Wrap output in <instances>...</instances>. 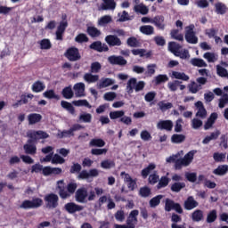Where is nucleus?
Listing matches in <instances>:
<instances>
[{
	"instance_id": "obj_43",
	"label": "nucleus",
	"mask_w": 228,
	"mask_h": 228,
	"mask_svg": "<svg viewBox=\"0 0 228 228\" xmlns=\"http://www.w3.org/2000/svg\"><path fill=\"white\" fill-rule=\"evenodd\" d=\"M168 183H170V178H168L167 176H161L160 179H159L157 190H161V188H167Z\"/></svg>"
},
{
	"instance_id": "obj_49",
	"label": "nucleus",
	"mask_w": 228,
	"mask_h": 228,
	"mask_svg": "<svg viewBox=\"0 0 228 228\" xmlns=\"http://www.w3.org/2000/svg\"><path fill=\"white\" fill-rule=\"evenodd\" d=\"M172 76L175 77V79H181L182 81H188L190 79V77L184 72L181 73L178 71H173Z\"/></svg>"
},
{
	"instance_id": "obj_58",
	"label": "nucleus",
	"mask_w": 228,
	"mask_h": 228,
	"mask_svg": "<svg viewBox=\"0 0 228 228\" xmlns=\"http://www.w3.org/2000/svg\"><path fill=\"white\" fill-rule=\"evenodd\" d=\"M126 44L129 47H140V41L134 37H128Z\"/></svg>"
},
{
	"instance_id": "obj_35",
	"label": "nucleus",
	"mask_w": 228,
	"mask_h": 228,
	"mask_svg": "<svg viewBox=\"0 0 228 228\" xmlns=\"http://www.w3.org/2000/svg\"><path fill=\"white\" fill-rule=\"evenodd\" d=\"M115 167H116L115 160L105 159L101 162V167L104 168V170H110L111 168H115Z\"/></svg>"
},
{
	"instance_id": "obj_32",
	"label": "nucleus",
	"mask_w": 228,
	"mask_h": 228,
	"mask_svg": "<svg viewBox=\"0 0 228 228\" xmlns=\"http://www.w3.org/2000/svg\"><path fill=\"white\" fill-rule=\"evenodd\" d=\"M216 7V13L218 15H225L227 13V5L223 3H216L215 4Z\"/></svg>"
},
{
	"instance_id": "obj_22",
	"label": "nucleus",
	"mask_w": 228,
	"mask_h": 228,
	"mask_svg": "<svg viewBox=\"0 0 228 228\" xmlns=\"http://www.w3.org/2000/svg\"><path fill=\"white\" fill-rule=\"evenodd\" d=\"M29 138H32L33 140H35L37 142V140H45V138H49V134H47L46 132H44L42 130H38L34 132L33 134H31L29 135Z\"/></svg>"
},
{
	"instance_id": "obj_25",
	"label": "nucleus",
	"mask_w": 228,
	"mask_h": 228,
	"mask_svg": "<svg viewBox=\"0 0 228 228\" xmlns=\"http://www.w3.org/2000/svg\"><path fill=\"white\" fill-rule=\"evenodd\" d=\"M61 106L63 108V110H66L70 113V115H76V109L72 105V103L67 102V101H61Z\"/></svg>"
},
{
	"instance_id": "obj_64",
	"label": "nucleus",
	"mask_w": 228,
	"mask_h": 228,
	"mask_svg": "<svg viewBox=\"0 0 228 228\" xmlns=\"http://www.w3.org/2000/svg\"><path fill=\"white\" fill-rule=\"evenodd\" d=\"M225 104H228V94H223L222 98L219 99L218 107L223 109L225 108Z\"/></svg>"
},
{
	"instance_id": "obj_12",
	"label": "nucleus",
	"mask_w": 228,
	"mask_h": 228,
	"mask_svg": "<svg viewBox=\"0 0 228 228\" xmlns=\"http://www.w3.org/2000/svg\"><path fill=\"white\" fill-rule=\"evenodd\" d=\"M89 48L93 51H96L97 53H108L110 51V47L108 45L102 44L101 41H94L90 45Z\"/></svg>"
},
{
	"instance_id": "obj_27",
	"label": "nucleus",
	"mask_w": 228,
	"mask_h": 228,
	"mask_svg": "<svg viewBox=\"0 0 228 228\" xmlns=\"http://www.w3.org/2000/svg\"><path fill=\"white\" fill-rule=\"evenodd\" d=\"M153 23L159 29H165V17L163 16H155L153 18Z\"/></svg>"
},
{
	"instance_id": "obj_46",
	"label": "nucleus",
	"mask_w": 228,
	"mask_h": 228,
	"mask_svg": "<svg viewBox=\"0 0 228 228\" xmlns=\"http://www.w3.org/2000/svg\"><path fill=\"white\" fill-rule=\"evenodd\" d=\"M191 63L193 65V67H208V63L200 58H192L191 60Z\"/></svg>"
},
{
	"instance_id": "obj_39",
	"label": "nucleus",
	"mask_w": 228,
	"mask_h": 228,
	"mask_svg": "<svg viewBox=\"0 0 228 228\" xmlns=\"http://www.w3.org/2000/svg\"><path fill=\"white\" fill-rule=\"evenodd\" d=\"M161 199H163V195L159 194L155 197H153L151 200H150V207L151 208H158L159 204H161Z\"/></svg>"
},
{
	"instance_id": "obj_6",
	"label": "nucleus",
	"mask_w": 228,
	"mask_h": 228,
	"mask_svg": "<svg viewBox=\"0 0 228 228\" xmlns=\"http://www.w3.org/2000/svg\"><path fill=\"white\" fill-rule=\"evenodd\" d=\"M65 58L69 60V61H79L81 60V53H79V49L75 46H71L66 50L64 53Z\"/></svg>"
},
{
	"instance_id": "obj_56",
	"label": "nucleus",
	"mask_w": 228,
	"mask_h": 228,
	"mask_svg": "<svg viewBox=\"0 0 228 228\" xmlns=\"http://www.w3.org/2000/svg\"><path fill=\"white\" fill-rule=\"evenodd\" d=\"M226 156L227 155L225 153H220V152H215L213 154V158L216 163H224V161H225Z\"/></svg>"
},
{
	"instance_id": "obj_55",
	"label": "nucleus",
	"mask_w": 228,
	"mask_h": 228,
	"mask_svg": "<svg viewBox=\"0 0 228 228\" xmlns=\"http://www.w3.org/2000/svg\"><path fill=\"white\" fill-rule=\"evenodd\" d=\"M216 218H218V216L216 215V210H211L207 216V224H213V222L216 221Z\"/></svg>"
},
{
	"instance_id": "obj_11",
	"label": "nucleus",
	"mask_w": 228,
	"mask_h": 228,
	"mask_svg": "<svg viewBox=\"0 0 228 228\" xmlns=\"http://www.w3.org/2000/svg\"><path fill=\"white\" fill-rule=\"evenodd\" d=\"M120 176L124 179V183H127L128 190H130V191H134L137 186L136 179H133V177H131L129 174L126 173V171L121 172Z\"/></svg>"
},
{
	"instance_id": "obj_28",
	"label": "nucleus",
	"mask_w": 228,
	"mask_h": 228,
	"mask_svg": "<svg viewBox=\"0 0 228 228\" xmlns=\"http://www.w3.org/2000/svg\"><path fill=\"white\" fill-rule=\"evenodd\" d=\"M183 46H181V45L175 43V42H169L168 43V49L170 51V53H172L175 56H177V54L180 52V49Z\"/></svg>"
},
{
	"instance_id": "obj_63",
	"label": "nucleus",
	"mask_w": 228,
	"mask_h": 228,
	"mask_svg": "<svg viewBox=\"0 0 228 228\" xmlns=\"http://www.w3.org/2000/svg\"><path fill=\"white\" fill-rule=\"evenodd\" d=\"M79 120L80 122L90 124V122H92V114L90 113L80 114Z\"/></svg>"
},
{
	"instance_id": "obj_36",
	"label": "nucleus",
	"mask_w": 228,
	"mask_h": 228,
	"mask_svg": "<svg viewBox=\"0 0 228 228\" xmlns=\"http://www.w3.org/2000/svg\"><path fill=\"white\" fill-rule=\"evenodd\" d=\"M156 168V164H149L147 167L143 168L141 172L142 177H143V179H147V177H149V174H151V172H152V170H154Z\"/></svg>"
},
{
	"instance_id": "obj_8",
	"label": "nucleus",
	"mask_w": 228,
	"mask_h": 228,
	"mask_svg": "<svg viewBox=\"0 0 228 228\" xmlns=\"http://www.w3.org/2000/svg\"><path fill=\"white\" fill-rule=\"evenodd\" d=\"M45 202H46V207L49 208V209H56L59 206L60 198L58 194L52 192L45 196Z\"/></svg>"
},
{
	"instance_id": "obj_15",
	"label": "nucleus",
	"mask_w": 228,
	"mask_h": 228,
	"mask_svg": "<svg viewBox=\"0 0 228 228\" xmlns=\"http://www.w3.org/2000/svg\"><path fill=\"white\" fill-rule=\"evenodd\" d=\"M183 208L186 211H191V209L199 208V201L195 200L193 196H189L183 202Z\"/></svg>"
},
{
	"instance_id": "obj_31",
	"label": "nucleus",
	"mask_w": 228,
	"mask_h": 228,
	"mask_svg": "<svg viewBox=\"0 0 228 228\" xmlns=\"http://www.w3.org/2000/svg\"><path fill=\"white\" fill-rule=\"evenodd\" d=\"M61 95L64 99H72L74 97V91H72V86H69L62 89Z\"/></svg>"
},
{
	"instance_id": "obj_4",
	"label": "nucleus",
	"mask_w": 228,
	"mask_h": 228,
	"mask_svg": "<svg viewBox=\"0 0 228 228\" xmlns=\"http://www.w3.org/2000/svg\"><path fill=\"white\" fill-rule=\"evenodd\" d=\"M172 210L178 213V215H183V207H181V204L175 203L174 200L167 198L165 200V211L170 213V211Z\"/></svg>"
},
{
	"instance_id": "obj_23",
	"label": "nucleus",
	"mask_w": 228,
	"mask_h": 228,
	"mask_svg": "<svg viewBox=\"0 0 228 228\" xmlns=\"http://www.w3.org/2000/svg\"><path fill=\"white\" fill-rule=\"evenodd\" d=\"M191 218L192 222H202L204 220V211L200 209L194 210L191 215Z\"/></svg>"
},
{
	"instance_id": "obj_16",
	"label": "nucleus",
	"mask_w": 228,
	"mask_h": 228,
	"mask_svg": "<svg viewBox=\"0 0 228 228\" xmlns=\"http://www.w3.org/2000/svg\"><path fill=\"white\" fill-rule=\"evenodd\" d=\"M157 128L160 131L170 132L174 129V122L172 120H159L157 124Z\"/></svg>"
},
{
	"instance_id": "obj_54",
	"label": "nucleus",
	"mask_w": 228,
	"mask_h": 228,
	"mask_svg": "<svg viewBox=\"0 0 228 228\" xmlns=\"http://www.w3.org/2000/svg\"><path fill=\"white\" fill-rule=\"evenodd\" d=\"M151 193V188L147 186L141 187L139 190V195L143 199H147V197H150Z\"/></svg>"
},
{
	"instance_id": "obj_29",
	"label": "nucleus",
	"mask_w": 228,
	"mask_h": 228,
	"mask_svg": "<svg viewBox=\"0 0 228 228\" xmlns=\"http://www.w3.org/2000/svg\"><path fill=\"white\" fill-rule=\"evenodd\" d=\"M183 188H186V183L184 182H175L171 185L170 190L175 193H179Z\"/></svg>"
},
{
	"instance_id": "obj_42",
	"label": "nucleus",
	"mask_w": 228,
	"mask_h": 228,
	"mask_svg": "<svg viewBox=\"0 0 228 228\" xmlns=\"http://www.w3.org/2000/svg\"><path fill=\"white\" fill-rule=\"evenodd\" d=\"M43 96L45 97V99H55L56 101H60L61 99L60 95L56 94L53 89L45 91Z\"/></svg>"
},
{
	"instance_id": "obj_41",
	"label": "nucleus",
	"mask_w": 228,
	"mask_h": 228,
	"mask_svg": "<svg viewBox=\"0 0 228 228\" xmlns=\"http://www.w3.org/2000/svg\"><path fill=\"white\" fill-rule=\"evenodd\" d=\"M140 31L142 35H154V27L151 25H143L140 27Z\"/></svg>"
},
{
	"instance_id": "obj_60",
	"label": "nucleus",
	"mask_w": 228,
	"mask_h": 228,
	"mask_svg": "<svg viewBox=\"0 0 228 228\" xmlns=\"http://www.w3.org/2000/svg\"><path fill=\"white\" fill-rule=\"evenodd\" d=\"M200 90H202L201 85H199L195 82H192L189 85V92H191V94H197L198 92H200Z\"/></svg>"
},
{
	"instance_id": "obj_2",
	"label": "nucleus",
	"mask_w": 228,
	"mask_h": 228,
	"mask_svg": "<svg viewBox=\"0 0 228 228\" xmlns=\"http://www.w3.org/2000/svg\"><path fill=\"white\" fill-rule=\"evenodd\" d=\"M193 156H195V152L193 151H189L184 155L183 159H178L175 162V169L181 170L183 167H188L193 161Z\"/></svg>"
},
{
	"instance_id": "obj_10",
	"label": "nucleus",
	"mask_w": 228,
	"mask_h": 228,
	"mask_svg": "<svg viewBox=\"0 0 228 228\" xmlns=\"http://www.w3.org/2000/svg\"><path fill=\"white\" fill-rule=\"evenodd\" d=\"M37 141L33 138H30L27 141V143L23 145V150L25 154H29L30 156H35L37 154Z\"/></svg>"
},
{
	"instance_id": "obj_30",
	"label": "nucleus",
	"mask_w": 228,
	"mask_h": 228,
	"mask_svg": "<svg viewBox=\"0 0 228 228\" xmlns=\"http://www.w3.org/2000/svg\"><path fill=\"white\" fill-rule=\"evenodd\" d=\"M106 145V142L101 138H94L89 142V147H104Z\"/></svg>"
},
{
	"instance_id": "obj_17",
	"label": "nucleus",
	"mask_w": 228,
	"mask_h": 228,
	"mask_svg": "<svg viewBox=\"0 0 228 228\" xmlns=\"http://www.w3.org/2000/svg\"><path fill=\"white\" fill-rule=\"evenodd\" d=\"M97 175H99V171L96 168L90 169L89 172L84 169L78 174V179H90V177H97Z\"/></svg>"
},
{
	"instance_id": "obj_21",
	"label": "nucleus",
	"mask_w": 228,
	"mask_h": 228,
	"mask_svg": "<svg viewBox=\"0 0 228 228\" xmlns=\"http://www.w3.org/2000/svg\"><path fill=\"white\" fill-rule=\"evenodd\" d=\"M77 97H85V83H77L73 86Z\"/></svg>"
},
{
	"instance_id": "obj_26",
	"label": "nucleus",
	"mask_w": 228,
	"mask_h": 228,
	"mask_svg": "<svg viewBox=\"0 0 228 228\" xmlns=\"http://www.w3.org/2000/svg\"><path fill=\"white\" fill-rule=\"evenodd\" d=\"M45 90V84H44L42 81L37 80L32 85V92H35L36 94H39V92H44Z\"/></svg>"
},
{
	"instance_id": "obj_61",
	"label": "nucleus",
	"mask_w": 228,
	"mask_h": 228,
	"mask_svg": "<svg viewBox=\"0 0 228 228\" xmlns=\"http://www.w3.org/2000/svg\"><path fill=\"white\" fill-rule=\"evenodd\" d=\"M101 69H102V66L99 63V61H94L91 64V73L92 74H97L101 71Z\"/></svg>"
},
{
	"instance_id": "obj_48",
	"label": "nucleus",
	"mask_w": 228,
	"mask_h": 228,
	"mask_svg": "<svg viewBox=\"0 0 228 228\" xmlns=\"http://www.w3.org/2000/svg\"><path fill=\"white\" fill-rule=\"evenodd\" d=\"M115 84V80L111 78H103L99 84L98 88H107V86H111Z\"/></svg>"
},
{
	"instance_id": "obj_38",
	"label": "nucleus",
	"mask_w": 228,
	"mask_h": 228,
	"mask_svg": "<svg viewBox=\"0 0 228 228\" xmlns=\"http://www.w3.org/2000/svg\"><path fill=\"white\" fill-rule=\"evenodd\" d=\"M84 81L86 83H97L99 81V75H93L92 73H86L84 75Z\"/></svg>"
},
{
	"instance_id": "obj_13",
	"label": "nucleus",
	"mask_w": 228,
	"mask_h": 228,
	"mask_svg": "<svg viewBox=\"0 0 228 228\" xmlns=\"http://www.w3.org/2000/svg\"><path fill=\"white\" fill-rule=\"evenodd\" d=\"M105 42L110 47H120L122 45V40L117 35L106 36Z\"/></svg>"
},
{
	"instance_id": "obj_47",
	"label": "nucleus",
	"mask_w": 228,
	"mask_h": 228,
	"mask_svg": "<svg viewBox=\"0 0 228 228\" xmlns=\"http://www.w3.org/2000/svg\"><path fill=\"white\" fill-rule=\"evenodd\" d=\"M136 88V78H130L126 84L127 94H133V90Z\"/></svg>"
},
{
	"instance_id": "obj_51",
	"label": "nucleus",
	"mask_w": 228,
	"mask_h": 228,
	"mask_svg": "<svg viewBox=\"0 0 228 228\" xmlns=\"http://www.w3.org/2000/svg\"><path fill=\"white\" fill-rule=\"evenodd\" d=\"M134 12H136V13H141L142 15H147V13H149V8H147V6L145 5H142V4H137L134 7Z\"/></svg>"
},
{
	"instance_id": "obj_9",
	"label": "nucleus",
	"mask_w": 228,
	"mask_h": 228,
	"mask_svg": "<svg viewBox=\"0 0 228 228\" xmlns=\"http://www.w3.org/2000/svg\"><path fill=\"white\" fill-rule=\"evenodd\" d=\"M88 198V189L86 187L78 188L75 193V200L79 204H86Z\"/></svg>"
},
{
	"instance_id": "obj_37",
	"label": "nucleus",
	"mask_w": 228,
	"mask_h": 228,
	"mask_svg": "<svg viewBox=\"0 0 228 228\" xmlns=\"http://www.w3.org/2000/svg\"><path fill=\"white\" fill-rule=\"evenodd\" d=\"M86 32L92 38H97V37H101V30L95 27H87Z\"/></svg>"
},
{
	"instance_id": "obj_24",
	"label": "nucleus",
	"mask_w": 228,
	"mask_h": 228,
	"mask_svg": "<svg viewBox=\"0 0 228 228\" xmlns=\"http://www.w3.org/2000/svg\"><path fill=\"white\" fill-rule=\"evenodd\" d=\"M132 54H134V56H140L141 58H143V56L151 58V56H152V52H147L145 49H134L132 50Z\"/></svg>"
},
{
	"instance_id": "obj_40",
	"label": "nucleus",
	"mask_w": 228,
	"mask_h": 228,
	"mask_svg": "<svg viewBox=\"0 0 228 228\" xmlns=\"http://www.w3.org/2000/svg\"><path fill=\"white\" fill-rule=\"evenodd\" d=\"M104 5H102V10H115L117 8V3L115 0H102Z\"/></svg>"
},
{
	"instance_id": "obj_50",
	"label": "nucleus",
	"mask_w": 228,
	"mask_h": 228,
	"mask_svg": "<svg viewBox=\"0 0 228 228\" xmlns=\"http://www.w3.org/2000/svg\"><path fill=\"white\" fill-rule=\"evenodd\" d=\"M170 35L171 38L178 40V42H183L184 40V36H183V34H179V29H172Z\"/></svg>"
},
{
	"instance_id": "obj_52",
	"label": "nucleus",
	"mask_w": 228,
	"mask_h": 228,
	"mask_svg": "<svg viewBox=\"0 0 228 228\" xmlns=\"http://www.w3.org/2000/svg\"><path fill=\"white\" fill-rule=\"evenodd\" d=\"M158 106L162 111H167V110H172V108H174V104H172V102H165V101H160L158 103Z\"/></svg>"
},
{
	"instance_id": "obj_53",
	"label": "nucleus",
	"mask_w": 228,
	"mask_h": 228,
	"mask_svg": "<svg viewBox=\"0 0 228 228\" xmlns=\"http://www.w3.org/2000/svg\"><path fill=\"white\" fill-rule=\"evenodd\" d=\"M126 115V112L124 110H116V111H110V118L111 120H117V118H122Z\"/></svg>"
},
{
	"instance_id": "obj_44",
	"label": "nucleus",
	"mask_w": 228,
	"mask_h": 228,
	"mask_svg": "<svg viewBox=\"0 0 228 228\" xmlns=\"http://www.w3.org/2000/svg\"><path fill=\"white\" fill-rule=\"evenodd\" d=\"M158 66L156 64H148L147 70L145 71L144 75L146 77H152L156 74V68Z\"/></svg>"
},
{
	"instance_id": "obj_33",
	"label": "nucleus",
	"mask_w": 228,
	"mask_h": 228,
	"mask_svg": "<svg viewBox=\"0 0 228 228\" xmlns=\"http://www.w3.org/2000/svg\"><path fill=\"white\" fill-rule=\"evenodd\" d=\"M136 223H134V219L128 216L126 219V224H116L115 228H134Z\"/></svg>"
},
{
	"instance_id": "obj_14",
	"label": "nucleus",
	"mask_w": 228,
	"mask_h": 228,
	"mask_svg": "<svg viewBox=\"0 0 228 228\" xmlns=\"http://www.w3.org/2000/svg\"><path fill=\"white\" fill-rule=\"evenodd\" d=\"M64 209L65 211H67V213H69V215H74V213L83 211L85 209V207L77 205L74 202H69L65 204Z\"/></svg>"
},
{
	"instance_id": "obj_20",
	"label": "nucleus",
	"mask_w": 228,
	"mask_h": 228,
	"mask_svg": "<svg viewBox=\"0 0 228 228\" xmlns=\"http://www.w3.org/2000/svg\"><path fill=\"white\" fill-rule=\"evenodd\" d=\"M28 120L29 126H35L38 122H42V114L38 113H30L28 115Z\"/></svg>"
},
{
	"instance_id": "obj_45",
	"label": "nucleus",
	"mask_w": 228,
	"mask_h": 228,
	"mask_svg": "<svg viewBox=\"0 0 228 228\" xmlns=\"http://www.w3.org/2000/svg\"><path fill=\"white\" fill-rule=\"evenodd\" d=\"M184 140H186V135L184 134H175L171 136L172 143H183Z\"/></svg>"
},
{
	"instance_id": "obj_19",
	"label": "nucleus",
	"mask_w": 228,
	"mask_h": 228,
	"mask_svg": "<svg viewBox=\"0 0 228 228\" xmlns=\"http://www.w3.org/2000/svg\"><path fill=\"white\" fill-rule=\"evenodd\" d=\"M216 118H218V114L216 112L211 113L209 118L207 119L204 125L205 131L211 129L215 122H216Z\"/></svg>"
},
{
	"instance_id": "obj_57",
	"label": "nucleus",
	"mask_w": 228,
	"mask_h": 228,
	"mask_svg": "<svg viewBox=\"0 0 228 228\" xmlns=\"http://www.w3.org/2000/svg\"><path fill=\"white\" fill-rule=\"evenodd\" d=\"M154 81H155V85H161L163 83H167V81H168V76L165 74L158 75L155 77Z\"/></svg>"
},
{
	"instance_id": "obj_59",
	"label": "nucleus",
	"mask_w": 228,
	"mask_h": 228,
	"mask_svg": "<svg viewBox=\"0 0 228 228\" xmlns=\"http://www.w3.org/2000/svg\"><path fill=\"white\" fill-rule=\"evenodd\" d=\"M65 163V159L60 156L58 153L54 154L52 159L53 165H63Z\"/></svg>"
},
{
	"instance_id": "obj_1",
	"label": "nucleus",
	"mask_w": 228,
	"mask_h": 228,
	"mask_svg": "<svg viewBox=\"0 0 228 228\" xmlns=\"http://www.w3.org/2000/svg\"><path fill=\"white\" fill-rule=\"evenodd\" d=\"M56 190H58L59 197L61 199L65 200L70 198L71 195L76 193V190H77V183H69L65 186V182L63 180L57 181Z\"/></svg>"
},
{
	"instance_id": "obj_5",
	"label": "nucleus",
	"mask_w": 228,
	"mask_h": 228,
	"mask_svg": "<svg viewBox=\"0 0 228 228\" xmlns=\"http://www.w3.org/2000/svg\"><path fill=\"white\" fill-rule=\"evenodd\" d=\"M69 28V22L67 21V14L62 15V21L60 22L55 32L56 40L61 42L63 40V35H65V30Z\"/></svg>"
},
{
	"instance_id": "obj_34",
	"label": "nucleus",
	"mask_w": 228,
	"mask_h": 228,
	"mask_svg": "<svg viewBox=\"0 0 228 228\" xmlns=\"http://www.w3.org/2000/svg\"><path fill=\"white\" fill-rule=\"evenodd\" d=\"M228 172V165H220L217 168L214 169L215 175H225Z\"/></svg>"
},
{
	"instance_id": "obj_62",
	"label": "nucleus",
	"mask_w": 228,
	"mask_h": 228,
	"mask_svg": "<svg viewBox=\"0 0 228 228\" xmlns=\"http://www.w3.org/2000/svg\"><path fill=\"white\" fill-rule=\"evenodd\" d=\"M88 37L86 34L80 33L75 37V42L77 44H84L85 42H88Z\"/></svg>"
},
{
	"instance_id": "obj_18",
	"label": "nucleus",
	"mask_w": 228,
	"mask_h": 228,
	"mask_svg": "<svg viewBox=\"0 0 228 228\" xmlns=\"http://www.w3.org/2000/svg\"><path fill=\"white\" fill-rule=\"evenodd\" d=\"M108 60L111 65H121V66L127 65V61L124 59V57L122 56L112 55V56H110Z\"/></svg>"
},
{
	"instance_id": "obj_7",
	"label": "nucleus",
	"mask_w": 228,
	"mask_h": 228,
	"mask_svg": "<svg viewBox=\"0 0 228 228\" xmlns=\"http://www.w3.org/2000/svg\"><path fill=\"white\" fill-rule=\"evenodd\" d=\"M195 25L191 24L185 27V40L188 44H197L199 42V37L195 36Z\"/></svg>"
},
{
	"instance_id": "obj_3",
	"label": "nucleus",
	"mask_w": 228,
	"mask_h": 228,
	"mask_svg": "<svg viewBox=\"0 0 228 228\" xmlns=\"http://www.w3.org/2000/svg\"><path fill=\"white\" fill-rule=\"evenodd\" d=\"M44 204V200L40 198H34L32 200H25L20 205V209H37Z\"/></svg>"
}]
</instances>
